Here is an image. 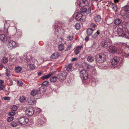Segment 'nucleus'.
I'll list each match as a JSON object with an SVG mask.
<instances>
[{
    "mask_svg": "<svg viewBox=\"0 0 129 129\" xmlns=\"http://www.w3.org/2000/svg\"><path fill=\"white\" fill-rule=\"evenodd\" d=\"M6 76L7 77H8L10 76V71H9L8 69L6 68Z\"/></svg>",
    "mask_w": 129,
    "mask_h": 129,
    "instance_id": "41",
    "label": "nucleus"
},
{
    "mask_svg": "<svg viewBox=\"0 0 129 129\" xmlns=\"http://www.w3.org/2000/svg\"><path fill=\"white\" fill-rule=\"evenodd\" d=\"M90 66L89 64H87L85 62L82 63V68L84 69H88L90 68Z\"/></svg>",
    "mask_w": 129,
    "mask_h": 129,
    "instance_id": "15",
    "label": "nucleus"
},
{
    "mask_svg": "<svg viewBox=\"0 0 129 129\" xmlns=\"http://www.w3.org/2000/svg\"><path fill=\"white\" fill-rule=\"evenodd\" d=\"M19 101L21 103H23L25 102L26 101V98L24 96H22L20 97Z\"/></svg>",
    "mask_w": 129,
    "mask_h": 129,
    "instance_id": "30",
    "label": "nucleus"
},
{
    "mask_svg": "<svg viewBox=\"0 0 129 129\" xmlns=\"http://www.w3.org/2000/svg\"><path fill=\"white\" fill-rule=\"evenodd\" d=\"M122 9L124 10L125 11H128L129 10V6L125 5L123 8Z\"/></svg>",
    "mask_w": 129,
    "mask_h": 129,
    "instance_id": "35",
    "label": "nucleus"
},
{
    "mask_svg": "<svg viewBox=\"0 0 129 129\" xmlns=\"http://www.w3.org/2000/svg\"><path fill=\"white\" fill-rule=\"evenodd\" d=\"M120 45L122 47H127L129 48V46L127 45L126 43H124L123 42H121L120 43ZM123 55L125 56L126 57H129V53L128 54H126L125 53H124Z\"/></svg>",
    "mask_w": 129,
    "mask_h": 129,
    "instance_id": "17",
    "label": "nucleus"
},
{
    "mask_svg": "<svg viewBox=\"0 0 129 129\" xmlns=\"http://www.w3.org/2000/svg\"><path fill=\"white\" fill-rule=\"evenodd\" d=\"M57 77L58 79L60 81L63 80L64 76L63 75L62 73H60L58 75Z\"/></svg>",
    "mask_w": 129,
    "mask_h": 129,
    "instance_id": "26",
    "label": "nucleus"
},
{
    "mask_svg": "<svg viewBox=\"0 0 129 129\" xmlns=\"http://www.w3.org/2000/svg\"><path fill=\"white\" fill-rule=\"evenodd\" d=\"M101 17L99 15L96 16L94 18V21L96 23H99L101 20Z\"/></svg>",
    "mask_w": 129,
    "mask_h": 129,
    "instance_id": "21",
    "label": "nucleus"
},
{
    "mask_svg": "<svg viewBox=\"0 0 129 129\" xmlns=\"http://www.w3.org/2000/svg\"><path fill=\"white\" fill-rule=\"evenodd\" d=\"M96 83L95 82L93 81H92L91 82V85L92 86H94L95 85Z\"/></svg>",
    "mask_w": 129,
    "mask_h": 129,
    "instance_id": "58",
    "label": "nucleus"
},
{
    "mask_svg": "<svg viewBox=\"0 0 129 129\" xmlns=\"http://www.w3.org/2000/svg\"><path fill=\"white\" fill-rule=\"evenodd\" d=\"M54 25L55 26H58V27H60L61 26L60 24L58 22H55L54 23Z\"/></svg>",
    "mask_w": 129,
    "mask_h": 129,
    "instance_id": "45",
    "label": "nucleus"
},
{
    "mask_svg": "<svg viewBox=\"0 0 129 129\" xmlns=\"http://www.w3.org/2000/svg\"><path fill=\"white\" fill-rule=\"evenodd\" d=\"M3 99L5 100L9 101L10 100V98L9 97H4Z\"/></svg>",
    "mask_w": 129,
    "mask_h": 129,
    "instance_id": "54",
    "label": "nucleus"
},
{
    "mask_svg": "<svg viewBox=\"0 0 129 129\" xmlns=\"http://www.w3.org/2000/svg\"><path fill=\"white\" fill-rule=\"evenodd\" d=\"M95 58L96 63H100L105 61L106 56L105 54L103 53L98 54L95 56Z\"/></svg>",
    "mask_w": 129,
    "mask_h": 129,
    "instance_id": "1",
    "label": "nucleus"
},
{
    "mask_svg": "<svg viewBox=\"0 0 129 129\" xmlns=\"http://www.w3.org/2000/svg\"><path fill=\"white\" fill-rule=\"evenodd\" d=\"M36 111L38 112V113H39L40 112H41V109L40 108H37L36 109Z\"/></svg>",
    "mask_w": 129,
    "mask_h": 129,
    "instance_id": "56",
    "label": "nucleus"
},
{
    "mask_svg": "<svg viewBox=\"0 0 129 129\" xmlns=\"http://www.w3.org/2000/svg\"><path fill=\"white\" fill-rule=\"evenodd\" d=\"M90 68V71L92 72V74H95L96 73V70L95 67L93 66H91Z\"/></svg>",
    "mask_w": 129,
    "mask_h": 129,
    "instance_id": "33",
    "label": "nucleus"
},
{
    "mask_svg": "<svg viewBox=\"0 0 129 129\" xmlns=\"http://www.w3.org/2000/svg\"><path fill=\"white\" fill-rule=\"evenodd\" d=\"M21 69L20 67H17L15 68V70L16 72L17 73L20 72L21 71Z\"/></svg>",
    "mask_w": 129,
    "mask_h": 129,
    "instance_id": "34",
    "label": "nucleus"
},
{
    "mask_svg": "<svg viewBox=\"0 0 129 129\" xmlns=\"http://www.w3.org/2000/svg\"><path fill=\"white\" fill-rule=\"evenodd\" d=\"M46 86H41L39 89V91L41 93L45 92L46 90Z\"/></svg>",
    "mask_w": 129,
    "mask_h": 129,
    "instance_id": "29",
    "label": "nucleus"
},
{
    "mask_svg": "<svg viewBox=\"0 0 129 129\" xmlns=\"http://www.w3.org/2000/svg\"><path fill=\"white\" fill-rule=\"evenodd\" d=\"M89 4V0H81L79 3L80 7H82L84 6H87Z\"/></svg>",
    "mask_w": 129,
    "mask_h": 129,
    "instance_id": "9",
    "label": "nucleus"
},
{
    "mask_svg": "<svg viewBox=\"0 0 129 129\" xmlns=\"http://www.w3.org/2000/svg\"><path fill=\"white\" fill-rule=\"evenodd\" d=\"M121 22V19L117 18L114 20V23L116 25H118L120 24Z\"/></svg>",
    "mask_w": 129,
    "mask_h": 129,
    "instance_id": "25",
    "label": "nucleus"
},
{
    "mask_svg": "<svg viewBox=\"0 0 129 129\" xmlns=\"http://www.w3.org/2000/svg\"><path fill=\"white\" fill-rule=\"evenodd\" d=\"M116 36L124 37L129 39V33H117Z\"/></svg>",
    "mask_w": 129,
    "mask_h": 129,
    "instance_id": "13",
    "label": "nucleus"
},
{
    "mask_svg": "<svg viewBox=\"0 0 129 129\" xmlns=\"http://www.w3.org/2000/svg\"><path fill=\"white\" fill-rule=\"evenodd\" d=\"M120 0H114V1L115 3H119L120 2Z\"/></svg>",
    "mask_w": 129,
    "mask_h": 129,
    "instance_id": "61",
    "label": "nucleus"
},
{
    "mask_svg": "<svg viewBox=\"0 0 129 129\" xmlns=\"http://www.w3.org/2000/svg\"><path fill=\"white\" fill-rule=\"evenodd\" d=\"M4 83V80H0V84L1 85L3 84Z\"/></svg>",
    "mask_w": 129,
    "mask_h": 129,
    "instance_id": "59",
    "label": "nucleus"
},
{
    "mask_svg": "<svg viewBox=\"0 0 129 129\" xmlns=\"http://www.w3.org/2000/svg\"><path fill=\"white\" fill-rule=\"evenodd\" d=\"M106 43V42L105 41H103L100 43V45L103 46H104Z\"/></svg>",
    "mask_w": 129,
    "mask_h": 129,
    "instance_id": "52",
    "label": "nucleus"
},
{
    "mask_svg": "<svg viewBox=\"0 0 129 129\" xmlns=\"http://www.w3.org/2000/svg\"><path fill=\"white\" fill-rule=\"evenodd\" d=\"M53 73H50L49 74L47 75H44L41 78L43 80H45L46 79H47L49 77H50L51 76H52Z\"/></svg>",
    "mask_w": 129,
    "mask_h": 129,
    "instance_id": "27",
    "label": "nucleus"
},
{
    "mask_svg": "<svg viewBox=\"0 0 129 129\" xmlns=\"http://www.w3.org/2000/svg\"><path fill=\"white\" fill-rule=\"evenodd\" d=\"M8 47L10 49H12L15 48L17 46L16 43L13 41H8Z\"/></svg>",
    "mask_w": 129,
    "mask_h": 129,
    "instance_id": "3",
    "label": "nucleus"
},
{
    "mask_svg": "<svg viewBox=\"0 0 129 129\" xmlns=\"http://www.w3.org/2000/svg\"><path fill=\"white\" fill-rule=\"evenodd\" d=\"M108 51L113 53H115L117 51V48L115 46H109L108 48Z\"/></svg>",
    "mask_w": 129,
    "mask_h": 129,
    "instance_id": "12",
    "label": "nucleus"
},
{
    "mask_svg": "<svg viewBox=\"0 0 129 129\" xmlns=\"http://www.w3.org/2000/svg\"><path fill=\"white\" fill-rule=\"evenodd\" d=\"M9 115L11 116H14L15 114V112L14 111L11 112L9 113Z\"/></svg>",
    "mask_w": 129,
    "mask_h": 129,
    "instance_id": "50",
    "label": "nucleus"
},
{
    "mask_svg": "<svg viewBox=\"0 0 129 129\" xmlns=\"http://www.w3.org/2000/svg\"><path fill=\"white\" fill-rule=\"evenodd\" d=\"M83 15L80 13H76L73 15L75 19L78 21H81L83 20L82 17Z\"/></svg>",
    "mask_w": 129,
    "mask_h": 129,
    "instance_id": "4",
    "label": "nucleus"
},
{
    "mask_svg": "<svg viewBox=\"0 0 129 129\" xmlns=\"http://www.w3.org/2000/svg\"><path fill=\"white\" fill-rule=\"evenodd\" d=\"M67 38L68 40H71L73 39V37L71 36H68L67 37Z\"/></svg>",
    "mask_w": 129,
    "mask_h": 129,
    "instance_id": "51",
    "label": "nucleus"
},
{
    "mask_svg": "<svg viewBox=\"0 0 129 129\" xmlns=\"http://www.w3.org/2000/svg\"><path fill=\"white\" fill-rule=\"evenodd\" d=\"M72 69V66L71 64H69L67 67L66 70L68 71L69 72L71 71Z\"/></svg>",
    "mask_w": 129,
    "mask_h": 129,
    "instance_id": "37",
    "label": "nucleus"
},
{
    "mask_svg": "<svg viewBox=\"0 0 129 129\" xmlns=\"http://www.w3.org/2000/svg\"><path fill=\"white\" fill-rule=\"evenodd\" d=\"M8 29V26L7 25V23H5L4 25V30H3L1 28H0V32H1L3 31L5 32H8L9 31Z\"/></svg>",
    "mask_w": 129,
    "mask_h": 129,
    "instance_id": "18",
    "label": "nucleus"
},
{
    "mask_svg": "<svg viewBox=\"0 0 129 129\" xmlns=\"http://www.w3.org/2000/svg\"><path fill=\"white\" fill-rule=\"evenodd\" d=\"M110 6L115 11H116L117 10L118 8L117 5L114 4L112 3H110Z\"/></svg>",
    "mask_w": 129,
    "mask_h": 129,
    "instance_id": "23",
    "label": "nucleus"
},
{
    "mask_svg": "<svg viewBox=\"0 0 129 129\" xmlns=\"http://www.w3.org/2000/svg\"><path fill=\"white\" fill-rule=\"evenodd\" d=\"M100 33H87V35L88 36H91L94 39L97 37Z\"/></svg>",
    "mask_w": 129,
    "mask_h": 129,
    "instance_id": "14",
    "label": "nucleus"
},
{
    "mask_svg": "<svg viewBox=\"0 0 129 129\" xmlns=\"http://www.w3.org/2000/svg\"><path fill=\"white\" fill-rule=\"evenodd\" d=\"M60 40L61 41L62 40V42H61V44H60L58 46V49L60 51H62L64 50V44H63L64 43V41H63V39H60Z\"/></svg>",
    "mask_w": 129,
    "mask_h": 129,
    "instance_id": "16",
    "label": "nucleus"
},
{
    "mask_svg": "<svg viewBox=\"0 0 129 129\" xmlns=\"http://www.w3.org/2000/svg\"><path fill=\"white\" fill-rule=\"evenodd\" d=\"M19 122L21 125H24L26 124L28 121V119L25 117H21L18 120Z\"/></svg>",
    "mask_w": 129,
    "mask_h": 129,
    "instance_id": "5",
    "label": "nucleus"
},
{
    "mask_svg": "<svg viewBox=\"0 0 129 129\" xmlns=\"http://www.w3.org/2000/svg\"><path fill=\"white\" fill-rule=\"evenodd\" d=\"M61 29L60 27H57L55 28V32H60V31H62V30H63V28L61 27Z\"/></svg>",
    "mask_w": 129,
    "mask_h": 129,
    "instance_id": "32",
    "label": "nucleus"
},
{
    "mask_svg": "<svg viewBox=\"0 0 129 129\" xmlns=\"http://www.w3.org/2000/svg\"><path fill=\"white\" fill-rule=\"evenodd\" d=\"M17 109V107L16 105H14L11 108V110L13 111H16Z\"/></svg>",
    "mask_w": 129,
    "mask_h": 129,
    "instance_id": "39",
    "label": "nucleus"
},
{
    "mask_svg": "<svg viewBox=\"0 0 129 129\" xmlns=\"http://www.w3.org/2000/svg\"><path fill=\"white\" fill-rule=\"evenodd\" d=\"M17 84L19 86H22L23 84L22 82L21 81H18Z\"/></svg>",
    "mask_w": 129,
    "mask_h": 129,
    "instance_id": "49",
    "label": "nucleus"
},
{
    "mask_svg": "<svg viewBox=\"0 0 129 129\" xmlns=\"http://www.w3.org/2000/svg\"><path fill=\"white\" fill-rule=\"evenodd\" d=\"M95 30L94 29L91 28H89L87 29L86 30L87 32H92Z\"/></svg>",
    "mask_w": 129,
    "mask_h": 129,
    "instance_id": "43",
    "label": "nucleus"
},
{
    "mask_svg": "<svg viewBox=\"0 0 129 129\" xmlns=\"http://www.w3.org/2000/svg\"><path fill=\"white\" fill-rule=\"evenodd\" d=\"M72 47V46L71 45H69L68 47H67V49L66 50H68L70 49V48Z\"/></svg>",
    "mask_w": 129,
    "mask_h": 129,
    "instance_id": "57",
    "label": "nucleus"
},
{
    "mask_svg": "<svg viewBox=\"0 0 129 129\" xmlns=\"http://www.w3.org/2000/svg\"><path fill=\"white\" fill-rule=\"evenodd\" d=\"M17 123L15 121H13L11 124V126L13 127H15L17 126Z\"/></svg>",
    "mask_w": 129,
    "mask_h": 129,
    "instance_id": "38",
    "label": "nucleus"
},
{
    "mask_svg": "<svg viewBox=\"0 0 129 129\" xmlns=\"http://www.w3.org/2000/svg\"><path fill=\"white\" fill-rule=\"evenodd\" d=\"M124 16L126 17V18L125 17H124L125 18V19L127 18L128 19H129V12L127 13V14H126Z\"/></svg>",
    "mask_w": 129,
    "mask_h": 129,
    "instance_id": "53",
    "label": "nucleus"
},
{
    "mask_svg": "<svg viewBox=\"0 0 129 129\" xmlns=\"http://www.w3.org/2000/svg\"><path fill=\"white\" fill-rule=\"evenodd\" d=\"M49 84V82L47 81H44L42 83V86H46L48 85Z\"/></svg>",
    "mask_w": 129,
    "mask_h": 129,
    "instance_id": "42",
    "label": "nucleus"
},
{
    "mask_svg": "<svg viewBox=\"0 0 129 129\" xmlns=\"http://www.w3.org/2000/svg\"><path fill=\"white\" fill-rule=\"evenodd\" d=\"M77 59V58H73V59H72V61H74L76 60Z\"/></svg>",
    "mask_w": 129,
    "mask_h": 129,
    "instance_id": "62",
    "label": "nucleus"
},
{
    "mask_svg": "<svg viewBox=\"0 0 129 129\" xmlns=\"http://www.w3.org/2000/svg\"><path fill=\"white\" fill-rule=\"evenodd\" d=\"M75 28L77 30L79 29L80 28L81 26L79 23H76L75 25Z\"/></svg>",
    "mask_w": 129,
    "mask_h": 129,
    "instance_id": "40",
    "label": "nucleus"
},
{
    "mask_svg": "<svg viewBox=\"0 0 129 129\" xmlns=\"http://www.w3.org/2000/svg\"><path fill=\"white\" fill-rule=\"evenodd\" d=\"M60 39H61V38H60V39H59V42H61V43L62 42H62V41H61V40H60Z\"/></svg>",
    "mask_w": 129,
    "mask_h": 129,
    "instance_id": "64",
    "label": "nucleus"
},
{
    "mask_svg": "<svg viewBox=\"0 0 129 129\" xmlns=\"http://www.w3.org/2000/svg\"><path fill=\"white\" fill-rule=\"evenodd\" d=\"M89 40V38L88 37H86L85 39V40L86 41H87Z\"/></svg>",
    "mask_w": 129,
    "mask_h": 129,
    "instance_id": "60",
    "label": "nucleus"
},
{
    "mask_svg": "<svg viewBox=\"0 0 129 129\" xmlns=\"http://www.w3.org/2000/svg\"><path fill=\"white\" fill-rule=\"evenodd\" d=\"M94 60V58L93 56L90 55L88 56L87 58V61L89 62H91Z\"/></svg>",
    "mask_w": 129,
    "mask_h": 129,
    "instance_id": "24",
    "label": "nucleus"
},
{
    "mask_svg": "<svg viewBox=\"0 0 129 129\" xmlns=\"http://www.w3.org/2000/svg\"><path fill=\"white\" fill-rule=\"evenodd\" d=\"M34 109L33 107H31L28 109L26 111V113L29 116H31L34 113Z\"/></svg>",
    "mask_w": 129,
    "mask_h": 129,
    "instance_id": "8",
    "label": "nucleus"
},
{
    "mask_svg": "<svg viewBox=\"0 0 129 129\" xmlns=\"http://www.w3.org/2000/svg\"><path fill=\"white\" fill-rule=\"evenodd\" d=\"M27 102L28 104L30 105L34 104L36 103V101L34 99H32L31 97H29L27 100Z\"/></svg>",
    "mask_w": 129,
    "mask_h": 129,
    "instance_id": "11",
    "label": "nucleus"
},
{
    "mask_svg": "<svg viewBox=\"0 0 129 129\" xmlns=\"http://www.w3.org/2000/svg\"><path fill=\"white\" fill-rule=\"evenodd\" d=\"M30 68L31 70H33L35 68V66L34 63L31 64H29Z\"/></svg>",
    "mask_w": 129,
    "mask_h": 129,
    "instance_id": "44",
    "label": "nucleus"
},
{
    "mask_svg": "<svg viewBox=\"0 0 129 129\" xmlns=\"http://www.w3.org/2000/svg\"><path fill=\"white\" fill-rule=\"evenodd\" d=\"M8 58L5 57L3 58L2 61L3 62L5 63L7 62L8 61Z\"/></svg>",
    "mask_w": 129,
    "mask_h": 129,
    "instance_id": "36",
    "label": "nucleus"
},
{
    "mask_svg": "<svg viewBox=\"0 0 129 129\" xmlns=\"http://www.w3.org/2000/svg\"><path fill=\"white\" fill-rule=\"evenodd\" d=\"M4 88V85H2L0 87V90H3Z\"/></svg>",
    "mask_w": 129,
    "mask_h": 129,
    "instance_id": "55",
    "label": "nucleus"
},
{
    "mask_svg": "<svg viewBox=\"0 0 129 129\" xmlns=\"http://www.w3.org/2000/svg\"><path fill=\"white\" fill-rule=\"evenodd\" d=\"M80 74L81 78L84 80H86L87 78L88 74L86 71L84 70L81 71Z\"/></svg>",
    "mask_w": 129,
    "mask_h": 129,
    "instance_id": "6",
    "label": "nucleus"
},
{
    "mask_svg": "<svg viewBox=\"0 0 129 129\" xmlns=\"http://www.w3.org/2000/svg\"><path fill=\"white\" fill-rule=\"evenodd\" d=\"M123 62V60L122 58H119L117 57H114L111 61V64L113 65L117 64L118 63H122Z\"/></svg>",
    "mask_w": 129,
    "mask_h": 129,
    "instance_id": "2",
    "label": "nucleus"
},
{
    "mask_svg": "<svg viewBox=\"0 0 129 129\" xmlns=\"http://www.w3.org/2000/svg\"><path fill=\"white\" fill-rule=\"evenodd\" d=\"M35 59L34 57L30 56V58L27 57L26 59V62L27 65L31 64H33L35 62Z\"/></svg>",
    "mask_w": 129,
    "mask_h": 129,
    "instance_id": "10",
    "label": "nucleus"
},
{
    "mask_svg": "<svg viewBox=\"0 0 129 129\" xmlns=\"http://www.w3.org/2000/svg\"><path fill=\"white\" fill-rule=\"evenodd\" d=\"M0 39L3 42H6L7 40V38L4 35H0Z\"/></svg>",
    "mask_w": 129,
    "mask_h": 129,
    "instance_id": "20",
    "label": "nucleus"
},
{
    "mask_svg": "<svg viewBox=\"0 0 129 129\" xmlns=\"http://www.w3.org/2000/svg\"><path fill=\"white\" fill-rule=\"evenodd\" d=\"M91 7H90L88 10H87V8L84 6H82L80 10V13L81 14L83 13L84 14L86 13V12H88L91 13Z\"/></svg>",
    "mask_w": 129,
    "mask_h": 129,
    "instance_id": "7",
    "label": "nucleus"
},
{
    "mask_svg": "<svg viewBox=\"0 0 129 129\" xmlns=\"http://www.w3.org/2000/svg\"><path fill=\"white\" fill-rule=\"evenodd\" d=\"M42 74L41 72H39L38 73V76H40V75Z\"/></svg>",
    "mask_w": 129,
    "mask_h": 129,
    "instance_id": "63",
    "label": "nucleus"
},
{
    "mask_svg": "<svg viewBox=\"0 0 129 129\" xmlns=\"http://www.w3.org/2000/svg\"><path fill=\"white\" fill-rule=\"evenodd\" d=\"M82 46H80L77 47L74 50V52L76 55H77L80 53L81 50V48H82Z\"/></svg>",
    "mask_w": 129,
    "mask_h": 129,
    "instance_id": "19",
    "label": "nucleus"
},
{
    "mask_svg": "<svg viewBox=\"0 0 129 129\" xmlns=\"http://www.w3.org/2000/svg\"><path fill=\"white\" fill-rule=\"evenodd\" d=\"M90 25L91 27L94 28H95L97 26L95 24L93 23H91L90 24Z\"/></svg>",
    "mask_w": 129,
    "mask_h": 129,
    "instance_id": "48",
    "label": "nucleus"
},
{
    "mask_svg": "<svg viewBox=\"0 0 129 129\" xmlns=\"http://www.w3.org/2000/svg\"><path fill=\"white\" fill-rule=\"evenodd\" d=\"M58 79V78L56 76H54L52 77L50 79V81L52 82H54L56 81Z\"/></svg>",
    "mask_w": 129,
    "mask_h": 129,
    "instance_id": "28",
    "label": "nucleus"
},
{
    "mask_svg": "<svg viewBox=\"0 0 129 129\" xmlns=\"http://www.w3.org/2000/svg\"><path fill=\"white\" fill-rule=\"evenodd\" d=\"M44 123V121L39 120L38 121V124L39 126L42 125Z\"/></svg>",
    "mask_w": 129,
    "mask_h": 129,
    "instance_id": "46",
    "label": "nucleus"
},
{
    "mask_svg": "<svg viewBox=\"0 0 129 129\" xmlns=\"http://www.w3.org/2000/svg\"><path fill=\"white\" fill-rule=\"evenodd\" d=\"M14 118L12 116H11L8 117L7 119V120L8 121L10 122Z\"/></svg>",
    "mask_w": 129,
    "mask_h": 129,
    "instance_id": "47",
    "label": "nucleus"
},
{
    "mask_svg": "<svg viewBox=\"0 0 129 129\" xmlns=\"http://www.w3.org/2000/svg\"><path fill=\"white\" fill-rule=\"evenodd\" d=\"M59 54L58 52H55L53 53L51 56V59H55L58 57L59 56Z\"/></svg>",
    "mask_w": 129,
    "mask_h": 129,
    "instance_id": "22",
    "label": "nucleus"
},
{
    "mask_svg": "<svg viewBox=\"0 0 129 129\" xmlns=\"http://www.w3.org/2000/svg\"><path fill=\"white\" fill-rule=\"evenodd\" d=\"M38 93V91L37 90H33L31 91V95L33 96L36 95Z\"/></svg>",
    "mask_w": 129,
    "mask_h": 129,
    "instance_id": "31",
    "label": "nucleus"
}]
</instances>
